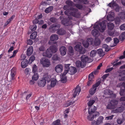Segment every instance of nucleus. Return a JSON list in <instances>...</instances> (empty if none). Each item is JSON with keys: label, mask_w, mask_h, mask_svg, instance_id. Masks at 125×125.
<instances>
[{"label": "nucleus", "mask_w": 125, "mask_h": 125, "mask_svg": "<svg viewBox=\"0 0 125 125\" xmlns=\"http://www.w3.org/2000/svg\"><path fill=\"white\" fill-rule=\"evenodd\" d=\"M70 64L65 65L64 71L63 73V75H66L68 72L71 75L73 74L76 72L77 70L76 68L72 66H70Z\"/></svg>", "instance_id": "nucleus-1"}, {"label": "nucleus", "mask_w": 125, "mask_h": 125, "mask_svg": "<svg viewBox=\"0 0 125 125\" xmlns=\"http://www.w3.org/2000/svg\"><path fill=\"white\" fill-rule=\"evenodd\" d=\"M70 10L72 11L69 13L66 10L65 11L64 13L65 15H68L69 14L70 15L78 18H79L80 17V14L78 11V10L73 7H70L69 9Z\"/></svg>", "instance_id": "nucleus-2"}, {"label": "nucleus", "mask_w": 125, "mask_h": 125, "mask_svg": "<svg viewBox=\"0 0 125 125\" xmlns=\"http://www.w3.org/2000/svg\"><path fill=\"white\" fill-rule=\"evenodd\" d=\"M100 27L97 24H95L94 25L93 27L94 29H97L101 32H103L105 30L106 28V25L105 24V21H103L99 24Z\"/></svg>", "instance_id": "nucleus-3"}, {"label": "nucleus", "mask_w": 125, "mask_h": 125, "mask_svg": "<svg viewBox=\"0 0 125 125\" xmlns=\"http://www.w3.org/2000/svg\"><path fill=\"white\" fill-rule=\"evenodd\" d=\"M73 19L72 16H69L67 19H64L61 21L62 24L67 26H69L72 24V21L71 20Z\"/></svg>", "instance_id": "nucleus-4"}, {"label": "nucleus", "mask_w": 125, "mask_h": 125, "mask_svg": "<svg viewBox=\"0 0 125 125\" xmlns=\"http://www.w3.org/2000/svg\"><path fill=\"white\" fill-rule=\"evenodd\" d=\"M101 83L100 81H99L93 85L92 87L89 91V92L90 94L93 95L95 93L96 91L97 87L99 86Z\"/></svg>", "instance_id": "nucleus-5"}, {"label": "nucleus", "mask_w": 125, "mask_h": 125, "mask_svg": "<svg viewBox=\"0 0 125 125\" xmlns=\"http://www.w3.org/2000/svg\"><path fill=\"white\" fill-rule=\"evenodd\" d=\"M40 62L44 67H48L50 65V62L49 60L45 58H42L40 60Z\"/></svg>", "instance_id": "nucleus-6"}, {"label": "nucleus", "mask_w": 125, "mask_h": 125, "mask_svg": "<svg viewBox=\"0 0 125 125\" xmlns=\"http://www.w3.org/2000/svg\"><path fill=\"white\" fill-rule=\"evenodd\" d=\"M81 61L83 63V67H85L86 62L89 63L92 62V61H90L89 60L88 57L86 55H83L81 57Z\"/></svg>", "instance_id": "nucleus-7"}, {"label": "nucleus", "mask_w": 125, "mask_h": 125, "mask_svg": "<svg viewBox=\"0 0 125 125\" xmlns=\"http://www.w3.org/2000/svg\"><path fill=\"white\" fill-rule=\"evenodd\" d=\"M60 27V25L59 24H53L50 26L49 28V30L50 32H54L56 30H58Z\"/></svg>", "instance_id": "nucleus-8"}, {"label": "nucleus", "mask_w": 125, "mask_h": 125, "mask_svg": "<svg viewBox=\"0 0 125 125\" xmlns=\"http://www.w3.org/2000/svg\"><path fill=\"white\" fill-rule=\"evenodd\" d=\"M52 53L51 50L48 48L46 50L45 52L43 53L42 55L43 56L50 58L52 56Z\"/></svg>", "instance_id": "nucleus-9"}, {"label": "nucleus", "mask_w": 125, "mask_h": 125, "mask_svg": "<svg viewBox=\"0 0 125 125\" xmlns=\"http://www.w3.org/2000/svg\"><path fill=\"white\" fill-rule=\"evenodd\" d=\"M58 39V35L56 34H52L50 37V40L48 42L49 44H51V41H55L57 40Z\"/></svg>", "instance_id": "nucleus-10"}, {"label": "nucleus", "mask_w": 125, "mask_h": 125, "mask_svg": "<svg viewBox=\"0 0 125 125\" xmlns=\"http://www.w3.org/2000/svg\"><path fill=\"white\" fill-rule=\"evenodd\" d=\"M74 48L75 50L79 52L80 54H83L85 52L82 51L83 48L82 46L80 45H77L74 47Z\"/></svg>", "instance_id": "nucleus-11"}, {"label": "nucleus", "mask_w": 125, "mask_h": 125, "mask_svg": "<svg viewBox=\"0 0 125 125\" xmlns=\"http://www.w3.org/2000/svg\"><path fill=\"white\" fill-rule=\"evenodd\" d=\"M87 42L86 43L83 44L85 48H87L89 44L92 45L93 43V39L92 38H88L87 40Z\"/></svg>", "instance_id": "nucleus-12"}, {"label": "nucleus", "mask_w": 125, "mask_h": 125, "mask_svg": "<svg viewBox=\"0 0 125 125\" xmlns=\"http://www.w3.org/2000/svg\"><path fill=\"white\" fill-rule=\"evenodd\" d=\"M55 70L57 73L61 72L63 70L62 65L61 64L57 65L55 67Z\"/></svg>", "instance_id": "nucleus-13"}, {"label": "nucleus", "mask_w": 125, "mask_h": 125, "mask_svg": "<svg viewBox=\"0 0 125 125\" xmlns=\"http://www.w3.org/2000/svg\"><path fill=\"white\" fill-rule=\"evenodd\" d=\"M46 82L45 79L42 78L41 80H38V86L41 87H43L45 85Z\"/></svg>", "instance_id": "nucleus-14"}, {"label": "nucleus", "mask_w": 125, "mask_h": 125, "mask_svg": "<svg viewBox=\"0 0 125 125\" xmlns=\"http://www.w3.org/2000/svg\"><path fill=\"white\" fill-rule=\"evenodd\" d=\"M80 87L79 86V85L77 86L73 94L74 97H75L77 96V94H79L81 91Z\"/></svg>", "instance_id": "nucleus-15"}, {"label": "nucleus", "mask_w": 125, "mask_h": 125, "mask_svg": "<svg viewBox=\"0 0 125 125\" xmlns=\"http://www.w3.org/2000/svg\"><path fill=\"white\" fill-rule=\"evenodd\" d=\"M61 54L62 56H64L66 53L67 49L66 47L64 46L61 47L60 49Z\"/></svg>", "instance_id": "nucleus-16"}, {"label": "nucleus", "mask_w": 125, "mask_h": 125, "mask_svg": "<svg viewBox=\"0 0 125 125\" xmlns=\"http://www.w3.org/2000/svg\"><path fill=\"white\" fill-rule=\"evenodd\" d=\"M16 70L15 68H13L11 70V80H13L15 79L14 76L16 74Z\"/></svg>", "instance_id": "nucleus-17"}, {"label": "nucleus", "mask_w": 125, "mask_h": 125, "mask_svg": "<svg viewBox=\"0 0 125 125\" xmlns=\"http://www.w3.org/2000/svg\"><path fill=\"white\" fill-rule=\"evenodd\" d=\"M96 109V107L94 106L89 107L88 109L89 114L90 115L93 114L95 112Z\"/></svg>", "instance_id": "nucleus-18"}, {"label": "nucleus", "mask_w": 125, "mask_h": 125, "mask_svg": "<svg viewBox=\"0 0 125 125\" xmlns=\"http://www.w3.org/2000/svg\"><path fill=\"white\" fill-rule=\"evenodd\" d=\"M33 49L32 46H30L27 49V54L28 56H30L32 53Z\"/></svg>", "instance_id": "nucleus-19"}, {"label": "nucleus", "mask_w": 125, "mask_h": 125, "mask_svg": "<svg viewBox=\"0 0 125 125\" xmlns=\"http://www.w3.org/2000/svg\"><path fill=\"white\" fill-rule=\"evenodd\" d=\"M49 49L51 50L52 53H55L57 51V45H53L51 46Z\"/></svg>", "instance_id": "nucleus-20"}, {"label": "nucleus", "mask_w": 125, "mask_h": 125, "mask_svg": "<svg viewBox=\"0 0 125 125\" xmlns=\"http://www.w3.org/2000/svg\"><path fill=\"white\" fill-rule=\"evenodd\" d=\"M66 31L63 29H60L57 30V33L59 35H63L66 33Z\"/></svg>", "instance_id": "nucleus-21"}, {"label": "nucleus", "mask_w": 125, "mask_h": 125, "mask_svg": "<svg viewBox=\"0 0 125 125\" xmlns=\"http://www.w3.org/2000/svg\"><path fill=\"white\" fill-rule=\"evenodd\" d=\"M28 63L29 64V62L28 60H23L21 63V66L22 68H24L27 66Z\"/></svg>", "instance_id": "nucleus-22"}, {"label": "nucleus", "mask_w": 125, "mask_h": 125, "mask_svg": "<svg viewBox=\"0 0 125 125\" xmlns=\"http://www.w3.org/2000/svg\"><path fill=\"white\" fill-rule=\"evenodd\" d=\"M97 52L98 54L100 57H103L105 54V52H103L102 49L98 50Z\"/></svg>", "instance_id": "nucleus-23"}, {"label": "nucleus", "mask_w": 125, "mask_h": 125, "mask_svg": "<svg viewBox=\"0 0 125 125\" xmlns=\"http://www.w3.org/2000/svg\"><path fill=\"white\" fill-rule=\"evenodd\" d=\"M42 78L43 79H45L46 82L47 81V82H49L50 81L51 77L48 76V74H46L44 75Z\"/></svg>", "instance_id": "nucleus-24"}, {"label": "nucleus", "mask_w": 125, "mask_h": 125, "mask_svg": "<svg viewBox=\"0 0 125 125\" xmlns=\"http://www.w3.org/2000/svg\"><path fill=\"white\" fill-rule=\"evenodd\" d=\"M76 67H81V68H83L85 67L83 66V63L82 61L81 62L80 61H76Z\"/></svg>", "instance_id": "nucleus-25"}, {"label": "nucleus", "mask_w": 125, "mask_h": 125, "mask_svg": "<svg viewBox=\"0 0 125 125\" xmlns=\"http://www.w3.org/2000/svg\"><path fill=\"white\" fill-rule=\"evenodd\" d=\"M93 35L95 37H97L99 36V34L98 31L96 29L93 30L92 31Z\"/></svg>", "instance_id": "nucleus-26"}, {"label": "nucleus", "mask_w": 125, "mask_h": 125, "mask_svg": "<svg viewBox=\"0 0 125 125\" xmlns=\"http://www.w3.org/2000/svg\"><path fill=\"white\" fill-rule=\"evenodd\" d=\"M97 73V71H94L93 72H92L89 74L88 76L89 80H93V79L94 78V73L95 74Z\"/></svg>", "instance_id": "nucleus-27"}, {"label": "nucleus", "mask_w": 125, "mask_h": 125, "mask_svg": "<svg viewBox=\"0 0 125 125\" xmlns=\"http://www.w3.org/2000/svg\"><path fill=\"white\" fill-rule=\"evenodd\" d=\"M107 27L108 29L112 30L114 27V25L113 23L110 22L107 23Z\"/></svg>", "instance_id": "nucleus-28"}, {"label": "nucleus", "mask_w": 125, "mask_h": 125, "mask_svg": "<svg viewBox=\"0 0 125 125\" xmlns=\"http://www.w3.org/2000/svg\"><path fill=\"white\" fill-rule=\"evenodd\" d=\"M65 3L69 6H74V4L73 2L70 0H68L66 1Z\"/></svg>", "instance_id": "nucleus-29"}, {"label": "nucleus", "mask_w": 125, "mask_h": 125, "mask_svg": "<svg viewBox=\"0 0 125 125\" xmlns=\"http://www.w3.org/2000/svg\"><path fill=\"white\" fill-rule=\"evenodd\" d=\"M57 81L55 79H52L51 83V87H54L56 84Z\"/></svg>", "instance_id": "nucleus-30"}, {"label": "nucleus", "mask_w": 125, "mask_h": 125, "mask_svg": "<svg viewBox=\"0 0 125 125\" xmlns=\"http://www.w3.org/2000/svg\"><path fill=\"white\" fill-rule=\"evenodd\" d=\"M101 43V41L99 39L95 38L94 41V45L96 46L99 45Z\"/></svg>", "instance_id": "nucleus-31"}, {"label": "nucleus", "mask_w": 125, "mask_h": 125, "mask_svg": "<svg viewBox=\"0 0 125 125\" xmlns=\"http://www.w3.org/2000/svg\"><path fill=\"white\" fill-rule=\"evenodd\" d=\"M37 33L36 31H34L31 33L30 36V38L32 39H35L37 36Z\"/></svg>", "instance_id": "nucleus-32"}, {"label": "nucleus", "mask_w": 125, "mask_h": 125, "mask_svg": "<svg viewBox=\"0 0 125 125\" xmlns=\"http://www.w3.org/2000/svg\"><path fill=\"white\" fill-rule=\"evenodd\" d=\"M53 8V6H50L46 8L45 10V12L46 13H49L51 11Z\"/></svg>", "instance_id": "nucleus-33"}, {"label": "nucleus", "mask_w": 125, "mask_h": 125, "mask_svg": "<svg viewBox=\"0 0 125 125\" xmlns=\"http://www.w3.org/2000/svg\"><path fill=\"white\" fill-rule=\"evenodd\" d=\"M104 118L103 116H101L99 117L96 121L98 125H99L102 123Z\"/></svg>", "instance_id": "nucleus-34"}, {"label": "nucleus", "mask_w": 125, "mask_h": 125, "mask_svg": "<svg viewBox=\"0 0 125 125\" xmlns=\"http://www.w3.org/2000/svg\"><path fill=\"white\" fill-rule=\"evenodd\" d=\"M39 77V75L37 73H34L32 77V79L34 81H37L38 80Z\"/></svg>", "instance_id": "nucleus-35"}, {"label": "nucleus", "mask_w": 125, "mask_h": 125, "mask_svg": "<svg viewBox=\"0 0 125 125\" xmlns=\"http://www.w3.org/2000/svg\"><path fill=\"white\" fill-rule=\"evenodd\" d=\"M111 103L115 107V106L117 105L118 103V101L116 100L113 99L111 100Z\"/></svg>", "instance_id": "nucleus-36"}, {"label": "nucleus", "mask_w": 125, "mask_h": 125, "mask_svg": "<svg viewBox=\"0 0 125 125\" xmlns=\"http://www.w3.org/2000/svg\"><path fill=\"white\" fill-rule=\"evenodd\" d=\"M63 73L62 75V77L61 79V81L63 83H66L67 81V78L65 76V75H63Z\"/></svg>", "instance_id": "nucleus-37"}, {"label": "nucleus", "mask_w": 125, "mask_h": 125, "mask_svg": "<svg viewBox=\"0 0 125 125\" xmlns=\"http://www.w3.org/2000/svg\"><path fill=\"white\" fill-rule=\"evenodd\" d=\"M119 39L122 41H124L125 39V32H124L119 37Z\"/></svg>", "instance_id": "nucleus-38"}, {"label": "nucleus", "mask_w": 125, "mask_h": 125, "mask_svg": "<svg viewBox=\"0 0 125 125\" xmlns=\"http://www.w3.org/2000/svg\"><path fill=\"white\" fill-rule=\"evenodd\" d=\"M32 72L34 73H37L38 72V68L35 64L33 65L32 67Z\"/></svg>", "instance_id": "nucleus-39"}, {"label": "nucleus", "mask_w": 125, "mask_h": 125, "mask_svg": "<svg viewBox=\"0 0 125 125\" xmlns=\"http://www.w3.org/2000/svg\"><path fill=\"white\" fill-rule=\"evenodd\" d=\"M60 120L58 119L53 122L52 125H60Z\"/></svg>", "instance_id": "nucleus-40"}, {"label": "nucleus", "mask_w": 125, "mask_h": 125, "mask_svg": "<svg viewBox=\"0 0 125 125\" xmlns=\"http://www.w3.org/2000/svg\"><path fill=\"white\" fill-rule=\"evenodd\" d=\"M115 107L113 105L111 102L107 105L106 106V108L107 109H113Z\"/></svg>", "instance_id": "nucleus-41"}, {"label": "nucleus", "mask_w": 125, "mask_h": 125, "mask_svg": "<svg viewBox=\"0 0 125 125\" xmlns=\"http://www.w3.org/2000/svg\"><path fill=\"white\" fill-rule=\"evenodd\" d=\"M30 28L32 31H35L37 28L36 25L35 24H33L32 26H30Z\"/></svg>", "instance_id": "nucleus-42"}, {"label": "nucleus", "mask_w": 125, "mask_h": 125, "mask_svg": "<svg viewBox=\"0 0 125 125\" xmlns=\"http://www.w3.org/2000/svg\"><path fill=\"white\" fill-rule=\"evenodd\" d=\"M116 5V3L115 2H114V0H113L110 3H109L108 4V6L110 7H114V6H115Z\"/></svg>", "instance_id": "nucleus-43"}, {"label": "nucleus", "mask_w": 125, "mask_h": 125, "mask_svg": "<svg viewBox=\"0 0 125 125\" xmlns=\"http://www.w3.org/2000/svg\"><path fill=\"white\" fill-rule=\"evenodd\" d=\"M96 53L97 52L96 51L93 50L91 51L90 53V56L91 57H93L96 55Z\"/></svg>", "instance_id": "nucleus-44"}, {"label": "nucleus", "mask_w": 125, "mask_h": 125, "mask_svg": "<svg viewBox=\"0 0 125 125\" xmlns=\"http://www.w3.org/2000/svg\"><path fill=\"white\" fill-rule=\"evenodd\" d=\"M35 57L34 55H32L31 56L29 61H28L29 62V64H31L35 60Z\"/></svg>", "instance_id": "nucleus-45"}, {"label": "nucleus", "mask_w": 125, "mask_h": 125, "mask_svg": "<svg viewBox=\"0 0 125 125\" xmlns=\"http://www.w3.org/2000/svg\"><path fill=\"white\" fill-rule=\"evenodd\" d=\"M95 102V100H91L88 103V105L89 106L91 107L93 104Z\"/></svg>", "instance_id": "nucleus-46"}, {"label": "nucleus", "mask_w": 125, "mask_h": 125, "mask_svg": "<svg viewBox=\"0 0 125 125\" xmlns=\"http://www.w3.org/2000/svg\"><path fill=\"white\" fill-rule=\"evenodd\" d=\"M74 6H75L77 8L80 10H81L83 7L82 5L79 4H75Z\"/></svg>", "instance_id": "nucleus-47"}, {"label": "nucleus", "mask_w": 125, "mask_h": 125, "mask_svg": "<svg viewBox=\"0 0 125 125\" xmlns=\"http://www.w3.org/2000/svg\"><path fill=\"white\" fill-rule=\"evenodd\" d=\"M69 52V53L72 54L74 52V50L73 47L71 46H70L68 48Z\"/></svg>", "instance_id": "nucleus-48"}, {"label": "nucleus", "mask_w": 125, "mask_h": 125, "mask_svg": "<svg viewBox=\"0 0 125 125\" xmlns=\"http://www.w3.org/2000/svg\"><path fill=\"white\" fill-rule=\"evenodd\" d=\"M80 2L83 4L87 5L88 4L89 1L88 0H80Z\"/></svg>", "instance_id": "nucleus-49"}, {"label": "nucleus", "mask_w": 125, "mask_h": 125, "mask_svg": "<svg viewBox=\"0 0 125 125\" xmlns=\"http://www.w3.org/2000/svg\"><path fill=\"white\" fill-rule=\"evenodd\" d=\"M112 16L110 15H108L107 16V19L109 21H113V20L112 19Z\"/></svg>", "instance_id": "nucleus-50"}, {"label": "nucleus", "mask_w": 125, "mask_h": 125, "mask_svg": "<svg viewBox=\"0 0 125 125\" xmlns=\"http://www.w3.org/2000/svg\"><path fill=\"white\" fill-rule=\"evenodd\" d=\"M119 112H123L125 109V107L122 106L117 107Z\"/></svg>", "instance_id": "nucleus-51"}, {"label": "nucleus", "mask_w": 125, "mask_h": 125, "mask_svg": "<svg viewBox=\"0 0 125 125\" xmlns=\"http://www.w3.org/2000/svg\"><path fill=\"white\" fill-rule=\"evenodd\" d=\"M52 59L53 61H56L58 60L59 58L56 54L54 55L52 57Z\"/></svg>", "instance_id": "nucleus-52"}, {"label": "nucleus", "mask_w": 125, "mask_h": 125, "mask_svg": "<svg viewBox=\"0 0 125 125\" xmlns=\"http://www.w3.org/2000/svg\"><path fill=\"white\" fill-rule=\"evenodd\" d=\"M31 70V69L30 68H26L25 71V73L27 75L29 74Z\"/></svg>", "instance_id": "nucleus-53"}, {"label": "nucleus", "mask_w": 125, "mask_h": 125, "mask_svg": "<svg viewBox=\"0 0 125 125\" xmlns=\"http://www.w3.org/2000/svg\"><path fill=\"white\" fill-rule=\"evenodd\" d=\"M18 52V50H15L13 52V54L11 56H10L9 58H11L13 57H14L16 55V53Z\"/></svg>", "instance_id": "nucleus-54"}, {"label": "nucleus", "mask_w": 125, "mask_h": 125, "mask_svg": "<svg viewBox=\"0 0 125 125\" xmlns=\"http://www.w3.org/2000/svg\"><path fill=\"white\" fill-rule=\"evenodd\" d=\"M50 21L51 22L53 23H55L56 21H57V19H56V18L54 17H52L50 19Z\"/></svg>", "instance_id": "nucleus-55"}, {"label": "nucleus", "mask_w": 125, "mask_h": 125, "mask_svg": "<svg viewBox=\"0 0 125 125\" xmlns=\"http://www.w3.org/2000/svg\"><path fill=\"white\" fill-rule=\"evenodd\" d=\"M120 28L121 30H125V23L121 25L120 27Z\"/></svg>", "instance_id": "nucleus-56"}, {"label": "nucleus", "mask_w": 125, "mask_h": 125, "mask_svg": "<svg viewBox=\"0 0 125 125\" xmlns=\"http://www.w3.org/2000/svg\"><path fill=\"white\" fill-rule=\"evenodd\" d=\"M121 19L124 20L125 19V13H121V15L120 16Z\"/></svg>", "instance_id": "nucleus-57"}, {"label": "nucleus", "mask_w": 125, "mask_h": 125, "mask_svg": "<svg viewBox=\"0 0 125 125\" xmlns=\"http://www.w3.org/2000/svg\"><path fill=\"white\" fill-rule=\"evenodd\" d=\"M93 80H89L87 83V85L88 86H90L93 83Z\"/></svg>", "instance_id": "nucleus-58"}, {"label": "nucleus", "mask_w": 125, "mask_h": 125, "mask_svg": "<svg viewBox=\"0 0 125 125\" xmlns=\"http://www.w3.org/2000/svg\"><path fill=\"white\" fill-rule=\"evenodd\" d=\"M112 40L111 37H108L106 39L105 41L106 43L109 42Z\"/></svg>", "instance_id": "nucleus-59"}, {"label": "nucleus", "mask_w": 125, "mask_h": 125, "mask_svg": "<svg viewBox=\"0 0 125 125\" xmlns=\"http://www.w3.org/2000/svg\"><path fill=\"white\" fill-rule=\"evenodd\" d=\"M113 69L114 68L113 67H111L107 68L105 70V72L106 73H108L112 71Z\"/></svg>", "instance_id": "nucleus-60"}, {"label": "nucleus", "mask_w": 125, "mask_h": 125, "mask_svg": "<svg viewBox=\"0 0 125 125\" xmlns=\"http://www.w3.org/2000/svg\"><path fill=\"white\" fill-rule=\"evenodd\" d=\"M125 92V90L124 89H121L120 91L119 92L121 96L124 95Z\"/></svg>", "instance_id": "nucleus-61"}, {"label": "nucleus", "mask_w": 125, "mask_h": 125, "mask_svg": "<svg viewBox=\"0 0 125 125\" xmlns=\"http://www.w3.org/2000/svg\"><path fill=\"white\" fill-rule=\"evenodd\" d=\"M114 117V115H112L110 116H107L105 118L107 120H110L112 119L113 117Z\"/></svg>", "instance_id": "nucleus-62"}, {"label": "nucleus", "mask_w": 125, "mask_h": 125, "mask_svg": "<svg viewBox=\"0 0 125 125\" xmlns=\"http://www.w3.org/2000/svg\"><path fill=\"white\" fill-rule=\"evenodd\" d=\"M120 21V20L119 18L116 19L115 20V22L116 24H119Z\"/></svg>", "instance_id": "nucleus-63"}, {"label": "nucleus", "mask_w": 125, "mask_h": 125, "mask_svg": "<svg viewBox=\"0 0 125 125\" xmlns=\"http://www.w3.org/2000/svg\"><path fill=\"white\" fill-rule=\"evenodd\" d=\"M33 43V41L29 39L27 40V44H28L31 45Z\"/></svg>", "instance_id": "nucleus-64"}]
</instances>
